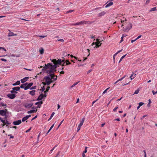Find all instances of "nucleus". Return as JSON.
<instances>
[{"label":"nucleus","instance_id":"obj_55","mask_svg":"<svg viewBox=\"0 0 157 157\" xmlns=\"http://www.w3.org/2000/svg\"><path fill=\"white\" fill-rule=\"evenodd\" d=\"M74 11V10H69L67 11V13H71V12H73Z\"/></svg>","mask_w":157,"mask_h":157},{"label":"nucleus","instance_id":"obj_41","mask_svg":"<svg viewBox=\"0 0 157 157\" xmlns=\"http://www.w3.org/2000/svg\"><path fill=\"white\" fill-rule=\"evenodd\" d=\"M4 124H10V123L7 120H6V121H5V123Z\"/></svg>","mask_w":157,"mask_h":157},{"label":"nucleus","instance_id":"obj_20","mask_svg":"<svg viewBox=\"0 0 157 157\" xmlns=\"http://www.w3.org/2000/svg\"><path fill=\"white\" fill-rule=\"evenodd\" d=\"M37 111V109H33L29 111H28L27 112L28 113H35Z\"/></svg>","mask_w":157,"mask_h":157},{"label":"nucleus","instance_id":"obj_9","mask_svg":"<svg viewBox=\"0 0 157 157\" xmlns=\"http://www.w3.org/2000/svg\"><path fill=\"white\" fill-rule=\"evenodd\" d=\"M51 74L52 75L51 76H50L51 78L52 79H53L54 80L56 81L57 79V76L55 75L54 74V73H52Z\"/></svg>","mask_w":157,"mask_h":157},{"label":"nucleus","instance_id":"obj_17","mask_svg":"<svg viewBox=\"0 0 157 157\" xmlns=\"http://www.w3.org/2000/svg\"><path fill=\"white\" fill-rule=\"evenodd\" d=\"M17 34H14V33L13 32H10L8 33V36H17Z\"/></svg>","mask_w":157,"mask_h":157},{"label":"nucleus","instance_id":"obj_32","mask_svg":"<svg viewBox=\"0 0 157 157\" xmlns=\"http://www.w3.org/2000/svg\"><path fill=\"white\" fill-rule=\"evenodd\" d=\"M126 55L127 54H126V55H124V56H122L121 57V58L120 59V61H119V63H120V62H121L122 61V59H123L126 56Z\"/></svg>","mask_w":157,"mask_h":157},{"label":"nucleus","instance_id":"obj_25","mask_svg":"<svg viewBox=\"0 0 157 157\" xmlns=\"http://www.w3.org/2000/svg\"><path fill=\"white\" fill-rule=\"evenodd\" d=\"M20 83V81H17L16 82L12 84L13 86H15L19 85Z\"/></svg>","mask_w":157,"mask_h":157},{"label":"nucleus","instance_id":"obj_12","mask_svg":"<svg viewBox=\"0 0 157 157\" xmlns=\"http://www.w3.org/2000/svg\"><path fill=\"white\" fill-rule=\"evenodd\" d=\"M50 88V86H48L46 89V90L44 91V94H43V95H44V97H46V96H47L46 92L48 91V90H49Z\"/></svg>","mask_w":157,"mask_h":157},{"label":"nucleus","instance_id":"obj_14","mask_svg":"<svg viewBox=\"0 0 157 157\" xmlns=\"http://www.w3.org/2000/svg\"><path fill=\"white\" fill-rule=\"evenodd\" d=\"M52 63H48L47 64H45L44 67H46V68L47 69H48L52 65Z\"/></svg>","mask_w":157,"mask_h":157},{"label":"nucleus","instance_id":"obj_53","mask_svg":"<svg viewBox=\"0 0 157 157\" xmlns=\"http://www.w3.org/2000/svg\"><path fill=\"white\" fill-rule=\"evenodd\" d=\"M81 127L78 125L77 128V132H78L81 128Z\"/></svg>","mask_w":157,"mask_h":157},{"label":"nucleus","instance_id":"obj_34","mask_svg":"<svg viewBox=\"0 0 157 157\" xmlns=\"http://www.w3.org/2000/svg\"><path fill=\"white\" fill-rule=\"evenodd\" d=\"M85 21H82L80 22H79V25H82L83 24H85Z\"/></svg>","mask_w":157,"mask_h":157},{"label":"nucleus","instance_id":"obj_13","mask_svg":"<svg viewBox=\"0 0 157 157\" xmlns=\"http://www.w3.org/2000/svg\"><path fill=\"white\" fill-rule=\"evenodd\" d=\"M29 77H25L23 79H21V82L22 83H24L29 78Z\"/></svg>","mask_w":157,"mask_h":157},{"label":"nucleus","instance_id":"obj_5","mask_svg":"<svg viewBox=\"0 0 157 157\" xmlns=\"http://www.w3.org/2000/svg\"><path fill=\"white\" fill-rule=\"evenodd\" d=\"M16 96V94H9L7 95V96L11 99H14Z\"/></svg>","mask_w":157,"mask_h":157},{"label":"nucleus","instance_id":"obj_40","mask_svg":"<svg viewBox=\"0 0 157 157\" xmlns=\"http://www.w3.org/2000/svg\"><path fill=\"white\" fill-rule=\"evenodd\" d=\"M41 88V89L40 90L42 92L44 91L45 89V88L44 87V86L42 87Z\"/></svg>","mask_w":157,"mask_h":157},{"label":"nucleus","instance_id":"obj_58","mask_svg":"<svg viewBox=\"0 0 157 157\" xmlns=\"http://www.w3.org/2000/svg\"><path fill=\"white\" fill-rule=\"evenodd\" d=\"M1 60L2 61H5V62H6L7 61V60L6 59H4V58H1Z\"/></svg>","mask_w":157,"mask_h":157},{"label":"nucleus","instance_id":"obj_63","mask_svg":"<svg viewBox=\"0 0 157 157\" xmlns=\"http://www.w3.org/2000/svg\"><path fill=\"white\" fill-rule=\"evenodd\" d=\"M31 128H30L29 129H28V130H26V131H25V132H29V131L31 130Z\"/></svg>","mask_w":157,"mask_h":157},{"label":"nucleus","instance_id":"obj_28","mask_svg":"<svg viewBox=\"0 0 157 157\" xmlns=\"http://www.w3.org/2000/svg\"><path fill=\"white\" fill-rule=\"evenodd\" d=\"M94 21H85V24H91L92 23H93V22H94Z\"/></svg>","mask_w":157,"mask_h":157},{"label":"nucleus","instance_id":"obj_7","mask_svg":"<svg viewBox=\"0 0 157 157\" xmlns=\"http://www.w3.org/2000/svg\"><path fill=\"white\" fill-rule=\"evenodd\" d=\"M33 82H30L29 83L28 85L25 87V90H26L29 89H30L31 86L33 85Z\"/></svg>","mask_w":157,"mask_h":157},{"label":"nucleus","instance_id":"obj_60","mask_svg":"<svg viewBox=\"0 0 157 157\" xmlns=\"http://www.w3.org/2000/svg\"><path fill=\"white\" fill-rule=\"evenodd\" d=\"M4 110L5 111V112L6 113V114H7V113H9V112L7 111V109H5Z\"/></svg>","mask_w":157,"mask_h":157},{"label":"nucleus","instance_id":"obj_47","mask_svg":"<svg viewBox=\"0 0 157 157\" xmlns=\"http://www.w3.org/2000/svg\"><path fill=\"white\" fill-rule=\"evenodd\" d=\"M1 106H5L6 107V104H4L2 102H1Z\"/></svg>","mask_w":157,"mask_h":157},{"label":"nucleus","instance_id":"obj_2","mask_svg":"<svg viewBox=\"0 0 157 157\" xmlns=\"http://www.w3.org/2000/svg\"><path fill=\"white\" fill-rule=\"evenodd\" d=\"M51 61L53 63L56 64L57 65H60L62 63V60L61 59H58L57 60L56 59H53Z\"/></svg>","mask_w":157,"mask_h":157},{"label":"nucleus","instance_id":"obj_16","mask_svg":"<svg viewBox=\"0 0 157 157\" xmlns=\"http://www.w3.org/2000/svg\"><path fill=\"white\" fill-rule=\"evenodd\" d=\"M136 75V74H135L134 73L132 72V74L130 76V78L131 80H132L135 77Z\"/></svg>","mask_w":157,"mask_h":157},{"label":"nucleus","instance_id":"obj_57","mask_svg":"<svg viewBox=\"0 0 157 157\" xmlns=\"http://www.w3.org/2000/svg\"><path fill=\"white\" fill-rule=\"evenodd\" d=\"M46 82V85L48 86H49L51 84L50 82L49 81H47V82Z\"/></svg>","mask_w":157,"mask_h":157},{"label":"nucleus","instance_id":"obj_33","mask_svg":"<svg viewBox=\"0 0 157 157\" xmlns=\"http://www.w3.org/2000/svg\"><path fill=\"white\" fill-rule=\"evenodd\" d=\"M10 92L11 93V94H16L17 93V92L14 90H12L10 91Z\"/></svg>","mask_w":157,"mask_h":157},{"label":"nucleus","instance_id":"obj_22","mask_svg":"<svg viewBox=\"0 0 157 157\" xmlns=\"http://www.w3.org/2000/svg\"><path fill=\"white\" fill-rule=\"evenodd\" d=\"M4 109H2L0 110V115L3 116L6 113L5 112Z\"/></svg>","mask_w":157,"mask_h":157},{"label":"nucleus","instance_id":"obj_24","mask_svg":"<svg viewBox=\"0 0 157 157\" xmlns=\"http://www.w3.org/2000/svg\"><path fill=\"white\" fill-rule=\"evenodd\" d=\"M36 91L35 90H32L29 91V94L32 96H33L35 94V92Z\"/></svg>","mask_w":157,"mask_h":157},{"label":"nucleus","instance_id":"obj_29","mask_svg":"<svg viewBox=\"0 0 157 157\" xmlns=\"http://www.w3.org/2000/svg\"><path fill=\"white\" fill-rule=\"evenodd\" d=\"M42 104H43V101H38V102H36L35 103V104L36 105H41Z\"/></svg>","mask_w":157,"mask_h":157},{"label":"nucleus","instance_id":"obj_42","mask_svg":"<svg viewBox=\"0 0 157 157\" xmlns=\"http://www.w3.org/2000/svg\"><path fill=\"white\" fill-rule=\"evenodd\" d=\"M87 147H85V150L83 151V153H86L87 152Z\"/></svg>","mask_w":157,"mask_h":157},{"label":"nucleus","instance_id":"obj_39","mask_svg":"<svg viewBox=\"0 0 157 157\" xmlns=\"http://www.w3.org/2000/svg\"><path fill=\"white\" fill-rule=\"evenodd\" d=\"M25 85L24 84H22L20 86V87L21 88H24L25 89Z\"/></svg>","mask_w":157,"mask_h":157},{"label":"nucleus","instance_id":"obj_62","mask_svg":"<svg viewBox=\"0 0 157 157\" xmlns=\"http://www.w3.org/2000/svg\"><path fill=\"white\" fill-rule=\"evenodd\" d=\"M37 117V116L36 115L35 117H33L32 119L31 120V121H33L34 119H35Z\"/></svg>","mask_w":157,"mask_h":157},{"label":"nucleus","instance_id":"obj_31","mask_svg":"<svg viewBox=\"0 0 157 157\" xmlns=\"http://www.w3.org/2000/svg\"><path fill=\"white\" fill-rule=\"evenodd\" d=\"M71 63L69 62V61L68 60H66V65H67L69 64H70Z\"/></svg>","mask_w":157,"mask_h":157},{"label":"nucleus","instance_id":"obj_36","mask_svg":"<svg viewBox=\"0 0 157 157\" xmlns=\"http://www.w3.org/2000/svg\"><path fill=\"white\" fill-rule=\"evenodd\" d=\"M139 91L140 90L139 89H137L135 91V92L134 93V94H137L139 93Z\"/></svg>","mask_w":157,"mask_h":157},{"label":"nucleus","instance_id":"obj_64","mask_svg":"<svg viewBox=\"0 0 157 157\" xmlns=\"http://www.w3.org/2000/svg\"><path fill=\"white\" fill-rule=\"evenodd\" d=\"M151 0H147L146 2V4H147L150 2Z\"/></svg>","mask_w":157,"mask_h":157},{"label":"nucleus","instance_id":"obj_43","mask_svg":"<svg viewBox=\"0 0 157 157\" xmlns=\"http://www.w3.org/2000/svg\"><path fill=\"white\" fill-rule=\"evenodd\" d=\"M0 121L1 122H2L3 124H4L5 123V120H3L2 118H1V119L0 120Z\"/></svg>","mask_w":157,"mask_h":157},{"label":"nucleus","instance_id":"obj_1","mask_svg":"<svg viewBox=\"0 0 157 157\" xmlns=\"http://www.w3.org/2000/svg\"><path fill=\"white\" fill-rule=\"evenodd\" d=\"M132 24L131 23H129L125 28L123 27V30L125 32H128L132 28Z\"/></svg>","mask_w":157,"mask_h":157},{"label":"nucleus","instance_id":"obj_27","mask_svg":"<svg viewBox=\"0 0 157 157\" xmlns=\"http://www.w3.org/2000/svg\"><path fill=\"white\" fill-rule=\"evenodd\" d=\"M54 124H53L49 130H48V131L46 133V136L50 132V131L51 130L52 128L54 126Z\"/></svg>","mask_w":157,"mask_h":157},{"label":"nucleus","instance_id":"obj_48","mask_svg":"<svg viewBox=\"0 0 157 157\" xmlns=\"http://www.w3.org/2000/svg\"><path fill=\"white\" fill-rule=\"evenodd\" d=\"M125 76H126L125 75L124 76V77H122L121 78L119 79H118V81H119L122 80L123 78H124L125 77Z\"/></svg>","mask_w":157,"mask_h":157},{"label":"nucleus","instance_id":"obj_11","mask_svg":"<svg viewBox=\"0 0 157 157\" xmlns=\"http://www.w3.org/2000/svg\"><path fill=\"white\" fill-rule=\"evenodd\" d=\"M31 115H26L25 117L23 118L22 120V122H24L25 121L27 120L28 119L29 117H31Z\"/></svg>","mask_w":157,"mask_h":157},{"label":"nucleus","instance_id":"obj_35","mask_svg":"<svg viewBox=\"0 0 157 157\" xmlns=\"http://www.w3.org/2000/svg\"><path fill=\"white\" fill-rule=\"evenodd\" d=\"M156 10V7H154V8H151L149 11L150 12H151L153 11H155Z\"/></svg>","mask_w":157,"mask_h":157},{"label":"nucleus","instance_id":"obj_59","mask_svg":"<svg viewBox=\"0 0 157 157\" xmlns=\"http://www.w3.org/2000/svg\"><path fill=\"white\" fill-rule=\"evenodd\" d=\"M8 136H10V139H12V138H13V136L11 135H8Z\"/></svg>","mask_w":157,"mask_h":157},{"label":"nucleus","instance_id":"obj_50","mask_svg":"<svg viewBox=\"0 0 157 157\" xmlns=\"http://www.w3.org/2000/svg\"><path fill=\"white\" fill-rule=\"evenodd\" d=\"M152 93L153 95H155L156 94H157V91H155L154 90H153L152 91Z\"/></svg>","mask_w":157,"mask_h":157},{"label":"nucleus","instance_id":"obj_45","mask_svg":"<svg viewBox=\"0 0 157 157\" xmlns=\"http://www.w3.org/2000/svg\"><path fill=\"white\" fill-rule=\"evenodd\" d=\"M144 103L142 102H140L139 103V105L140 107L141 106H142L144 104Z\"/></svg>","mask_w":157,"mask_h":157},{"label":"nucleus","instance_id":"obj_44","mask_svg":"<svg viewBox=\"0 0 157 157\" xmlns=\"http://www.w3.org/2000/svg\"><path fill=\"white\" fill-rule=\"evenodd\" d=\"M124 34H123L122 35V36L121 37V40H120V43L121 42H122L123 41V37H124Z\"/></svg>","mask_w":157,"mask_h":157},{"label":"nucleus","instance_id":"obj_23","mask_svg":"<svg viewBox=\"0 0 157 157\" xmlns=\"http://www.w3.org/2000/svg\"><path fill=\"white\" fill-rule=\"evenodd\" d=\"M122 49H121V50H120L118 51L116 53H115L113 55V58L114 60L115 59V56H116L120 52H121L122 51Z\"/></svg>","mask_w":157,"mask_h":157},{"label":"nucleus","instance_id":"obj_38","mask_svg":"<svg viewBox=\"0 0 157 157\" xmlns=\"http://www.w3.org/2000/svg\"><path fill=\"white\" fill-rule=\"evenodd\" d=\"M40 54H43L44 52V50L43 48L40 50Z\"/></svg>","mask_w":157,"mask_h":157},{"label":"nucleus","instance_id":"obj_54","mask_svg":"<svg viewBox=\"0 0 157 157\" xmlns=\"http://www.w3.org/2000/svg\"><path fill=\"white\" fill-rule=\"evenodd\" d=\"M0 49H2L4 50L5 51H6V49L2 47H0Z\"/></svg>","mask_w":157,"mask_h":157},{"label":"nucleus","instance_id":"obj_4","mask_svg":"<svg viewBox=\"0 0 157 157\" xmlns=\"http://www.w3.org/2000/svg\"><path fill=\"white\" fill-rule=\"evenodd\" d=\"M33 105V103L31 102L30 103H25L24 105V107L27 109H30L31 108Z\"/></svg>","mask_w":157,"mask_h":157},{"label":"nucleus","instance_id":"obj_46","mask_svg":"<svg viewBox=\"0 0 157 157\" xmlns=\"http://www.w3.org/2000/svg\"><path fill=\"white\" fill-rule=\"evenodd\" d=\"M36 86H33L30 88V90H33V89H35L36 88Z\"/></svg>","mask_w":157,"mask_h":157},{"label":"nucleus","instance_id":"obj_3","mask_svg":"<svg viewBox=\"0 0 157 157\" xmlns=\"http://www.w3.org/2000/svg\"><path fill=\"white\" fill-rule=\"evenodd\" d=\"M54 64V65H52L51 66V67L49 68L50 70H52V71L53 72V73H54L56 71V69L58 67L57 65L55 64V63H53Z\"/></svg>","mask_w":157,"mask_h":157},{"label":"nucleus","instance_id":"obj_8","mask_svg":"<svg viewBox=\"0 0 157 157\" xmlns=\"http://www.w3.org/2000/svg\"><path fill=\"white\" fill-rule=\"evenodd\" d=\"M21 123V120H18L17 121H14L13 124L14 125H17L20 124Z\"/></svg>","mask_w":157,"mask_h":157},{"label":"nucleus","instance_id":"obj_49","mask_svg":"<svg viewBox=\"0 0 157 157\" xmlns=\"http://www.w3.org/2000/svg\"><path fill=\"white\" fill-rule=\"evenodd\" d=\"M64 121V119L63 120L60 122V123H59V125L58 127V128H58L61 125V124L63 122V121Z\"/></svg>","mask_w":157,"mask_h":157},{"label":"nucleus","instance_id":"obj_30","mask_svg":"<svg viewBox=\"0 0 157 157\" xmlns=\"http://www.w3.org/2000/svg\"><path fill=\"white\" fill-rule=\"evenodd\" d=\"M46 73H47L49 74V75L50 74L52 73L53 72L52 71V70H50V69H49V70H48L46 71Z\"/></svg>","mask_w":157,"mask_h":157},{"label":"nucleus","instance_id":"obj_10","mask_svg":"<svg viewBox=\"0 0 157 157\" xmlns=\"http://www.w3.org/2000/svg\"><path fill=\"white\" fill-rule=\"evenodd\" d=\"M44 97L43 94H41L36 99L37 101H40Z\"/></svg>","mask_w":157,"mask_h":157},{"label":"nucleus","instance_id":"obj_56","mask_svg":"<svg viewBox=\"0 0 157 157\" xmlns=\"http://www.w3.org/2000/svg\"><path fill=\"white\" fill-rule=\"evenodd\" d=\"M4 116H5L4 118L5 119H7V118L8 117V115H7V114L5 113V114L4 115Z\"/></svg>","mask_w":157,"mask_h":157},{"label":"nucleus","instance_id":"obj_21","mask_svg":"<svg viewBox=\"0 0 157 157\" xmlns=\"http://www.w3.org/2000/svg\"><path fill=\"white\" fill-rule=\"evenodd\" d=\"M13 90H14L15 91H19L20 90V87H19L17 86L16 87H13L12 88Z\"/></svg>","mask_w":157,"mask_h":157},{"label":"nucleus","instance_id":"obj_52","mask_svg":"<svg viewBox=\"0 0 157 157\" xmlns=\"http://www.w3.org/2000/svg\"><path fill=\"white\" fill-rule=\"evenodd\" d=\"M57 41H60L62 42H64V40L63 39H58L57 40Z\"/></svg>","mask_w":157,"mask_h":157},{"label":"nucleus","instance_id":"obj_19","mask_svg":"<svg viewBox=\"0 0 157 157\" xmlns=\"http://www.w3.org/2000/svg\"><path fill=\"white\" fill-rule=\"evenodd\" d=\"M85 118L84 117H83L82 120V121H81L80 124H79L78 126H80L81 127L82 126L83 124V123H84V122L85 121Z\"/></svg>","mask_w":157,"mask_h":157},{"label":"nucleus","instance_id":"obj_61","mask_svg":"<svg viewBox=\"0 0 157 157\" xmlns=\"http://www.w3.org/2000/svg\"><path fill=\"white\" fill-rule=\"evenodd\" d=\"M55 114V113L54 112H53L50 116L51 117H52Z\"/></svg>","mask_w":157,"mask_h":157},{"label":"nucleus","instance_id":"obj_6","mask_svg":"<svg viewBox=\"0 0 157 157\" xmlns=\"http://www.w3.org/2000/svg\"><path fill=\"white\" fill-rule=\"evenodd\" d=\"M52 75V74H49L47 76L44 77V79L45 80L46 82L47 81L50 82V76H51Z\"/></svg>","mask_w":157,"mask_h":157},{"label":"nucleus","instance_id":"obj_37","mask_svg":"<svg viewBox=\"0 0 157 157\" xmlns=\"http://www.w3.org/2000/svg\"><path fill=\"white\" fill-rule=\"evenodd\" d=\"M79 82H76L75 83H74L73 85H72L71 86V88L72 87H74V86H76V85H77Z\"/></svg>","mask_w":157,"mask_h":157},{"label":"nucleus","instance_id":"obj_15","mask_svg":"<svg viewBox=\"0 0 157 157\" xmlns=\"http://www.w3.org/2000/svg\"><path fill=\"white\" fill-rule=\"evenodd\" d=\"M106 5L105 6V8H107L111 5H112L113 4V2H109V3H108V2H107L106 3Z\"/></svg>","mask_w":157,"mask_h":157},{"label":"nucleus","instance_id":"obj_18","mask_svg":"<svg viewBox=\"0 0 157 157\" xmlns=\"http://www.w3.org/2000/svg\"><path fill=\"white\" fill-rule=\"evenodd\" d=\"M105 13H106L105 12L103 11V12H101L100 13H99L98 14V17H101V16H103L105 14Z\"/></svg>","mask_w":157,"mask_h":157},{"label":"nucleus","instance_id":"obj_26","mask_svg":"<svg viewBox=\"0 0 157 157\" xmlns=\"http://www.w3.org/2000/svg\"><path fill=\"white\" fill-rule=\"evenodd\" d=\"M100 43V42H95L96 47L98 48L101 46V43L100 45L99 44Z\"/></svg>","mask_w":157,"mask_h":157},{"label":"nucleus","instance_id":"obj_51","mask_svg":"<svg viewBox=\"0 0 157 157\" xmlns=\"http://www.w3.org/2000/svg\"><path fill=\"white\" fill-rule=\"evenodd\" d=\"M73 25H79V22H77L76 23H74L72 24Z\"/></svg>","mask_w":157,"mask_h":157}]
</instances>
